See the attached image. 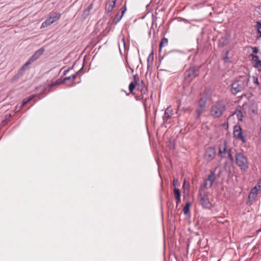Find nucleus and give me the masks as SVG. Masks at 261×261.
Listing matches in <instances>:
<instances>
[{
    "label": "nucleus",
    "mask_w": 261,
    "mask_h": 261,
    "mask_svg": "<svg viewBox=\"0 0 261 261\" xmlns=\"http://www.w3.org/2000/svg\"><path fill=\"white\" fill-rule=\"evenodd\" d=\"M69 70V68H68V69L65 70L64 71V72H63V75H66L68 73Z\"/></svg>",
    "instance_id": "09e8293b"
},
{
    "label": "nucleus",
    "mask_w": 261,
    "mask_h": 261,
    "mask_svg": "<svg viewBox=\"0 0 261 261\" xmlns=\"http://www.w3.org/2000/svg\"><path fill=\"white\" fill-rule=\"evenodd\" d=\"M261 192V178L257 180L255 187L252 188L250 192V197L253 198V197L257 196Z\"/></svg>",
    "instance_id": "9d476101"
},
{
    "label": "nucleus",
    "mask_w": 261,
    "mask_h": 261,
    "mask_svg": "<svg viewBox=\"0 0 261 261\" xmlns=\"http://www.w3.org/2000/svg\"><path fill=\"white\" fill-rule=\"evenodd\" d=\"M137 86H138V89L140 90L141 88H143L146 87L144 82H143V84L137 85Z\"/></svg>",
    "instance_id": "37998d69"
},
{
    "label": "nucleus",
    "mask_w": 261,
    "mask_h": 261,
    "mask_svg": "<svg viewBox=\"0 0 261 261\" xmlns=\"http://www.w3.org/2000/svg\"><path fill=\"white\" fill-rule=\"evenodd\" d=\"M254 67L256 68L258 71H261V61L254 63Z\"/></svg>",
    "instance_id": "c9c22d12"
},
{
    "label": "nucleus",
    "mask_w": 261,
    "mask_h": 261,
    "mask_svg": "<svg viewBox=\"0 0 261 261\" xmlns=\"http://www.w3.org/2000/svg\"><path fill=\"white\" fill-rule=\"evenodd\" d=\"M55 83L57 85H60V84H65L64 79H62V78L58 79L55 81Z\"/></svg>",
    "instance_id": "58836bf2"
},
{
    "label": "nucleus",
    "mask_w": 261,
    "mask_h": 261,
    "mask_svg": "<svg viewBox=\"0 0 261 261\" xmlns=\"http://www.w3.org/2000/svg\"><path fill=\"white\" fill-rule=\"evenodd\" d=\"M247 86V82L246 80L241 79L237 80L231 84L230 92L232 95H236L243 91Z\"/></svg>",
    "instance_id": "7ed1b4c3"
},
{
    "label": "nucleus",
    "mask_w": 261,
    "mask_h": 261,
    "mask_svg": "<svg viewBox=\"0 0 261 261\" xmlns=\"http://www.w3.org/2000/svg\"><path fill=\"white\" fill-rule=\"evenodd\" d=\"M256 196H255L254 197H253V198L251 197H250V193H249V195H248V200H247V201L246 202L247 204H248V205H251L252 204L253 201L256 198Z\"/></svg>",
    "instance_id": "2f4dec72"
},
{
    "label": "nucleus",
    "mask_w": 261,
    "mask_h": 261,
    "mask_svg": "<svg viewBox=\"0 0 261 261\" xmlns=\"http://www.w3.org/2000/svg\"><path fill=\"white\" fill-rule=\"evenodd\" d=\"M61 16V14L57 13L55 15H54L53 17H51L52 19H54V22L58 20Z\"/></svg>",
    "instance_id": "ea45409f"
},
{
    "label": "nucleus",
    "mask_w": 261,
    "mask_h": 261,
    "mask_svg": "<svg viewBox=\"0 0 261 261\" xmlns=\"http://www.w3.org/2000/svg\"><path fill=\"white\" fill-rule=\"evenodd\" d=\"M115 6V1H112L108 5L106 6V11L108 13L111 12Z\"/></svg>",
    "instance_id": "412c9836"
},
{
    "label": "nucleus",
    "mask_w": 261,
    "mask_h": 261,
    "mask_svg": "<svg viewBox=\"0 0 261 261\" xmlns=\"http://www.w3.org/2000/svg\"><path fill=\"white\" fill-rule=\"evenodd\" d=\"M129 95V93H126V95H127V96H128V95Z\"/></svg>",
    "instance_id": "13d9d810"
},
{
    "label": "nucleus",
    "mask_w": 261,
    "mask_h": 261,
    "mask_svg": "<svg viewBox=\"0 0 261 261\" xmlns=\"http://www.w3.org/2000/svg\"><path fill=\"white\" fill-rule=\"evenodd\" d=\"M178 181L177 179H174L173 181V184L174 186H175Z\"/></svg>",
    "instance_id": "8fccbe9b"
},
{
    "label": "nucleus",
    "mask_w": 261,
    "mask_h": 261,
    "mask_svg": "<svg viewBox=\"0 0 261 261\" xmlns=\"http://www.w3.org/2000/svg\"><path fill=\"white\" fill-rule=\"evenodd\" d=\"M177 52V50H171L168 52L163 58L162 59H164L166 61H169L170 60H172V61H174L176 59L177 57L176 56V53Z\"/></svg>",
    "instance_id": "9b49d317"
},
{
    "label": "nucleus",
    "mask_w": 261,
    "mask_h": 261,
    "mask_svg": "<svg viewBox=\"0 0 261 261\" xmlns=\"http://www.w3.org/2000/svg\"><path fill=\"white\" fill-rule=\"evenodd\" d=\"M216 155V150L214 147H209L205 151L204 159L208 162L213 160Z\"/></svg>",
    "instance_id": "6e6552de"
},
{
    "label": "nucleus",
    "mask_w": 261,
    "mask_h": 261,
    "mask_svg": "<svg viewBox=\"0 0 261 261\" xmlns=\"http://www.w3.org/2000/svg\"><path fill=\"white\" fill-rule=\"evenodd\" d=\"M57 85L55 83V82H52L51 84L49 85V87L51 88Z\"/></svg>",
    "instance_id": "c03bdc74"
},
{
    "label": "nucleus",
    "mask_w": 261,
    "mask_h": 261,
    "mask_svg": "<svg viewBox=\"0 0 261 261\" xmlns=\"http://www.w3.org/2000/svg\"><path fill=\"white\" fill-rule=\"evenodd\" d=\"M126 10V5H125L120 9V11H121V14H124V13Z\"/></svg>",
    "instance_id": "a19ab883"
},
{
    "label": "nucleus",
    "mask_w": 261,
    "mask_h": 261,
    "mask_svg": "<svg viewBox=\"0 0 261 261\" xmlns=\"http://www.w3.org/2000/svg\"><path fill=\"white\" fill-rule=\"evenodd\" d=\"M249 58H251V60L253 63H256L258 62V61H259L258 56L257 55H255L253 54H251L249 56Z\"/></svg>",
    "instance_id": "bb28decb"
},
{
    "label": "nucleus",
    "mask_w": 261,
    "mask_h": 261,
    "mask_svg": "<svg viewBox=\"0 0 261 261\" xmlns=\"http://www.w3.org/2000/svg\"><path fill=\"white\" fill-rule=\"evenodd\" d=\"M153 60V51L149 54L147 58V66H149V62H152Z\"/></svg>",
    "instance_id": "72a5a7b5"
},
{
    "label": "nucleus",
    "mask_w": 261,
    "mask_h": 261,
    "mask_svg": "<svg viewBox=\"0 0 261 261\" xmlns=\"http://www.w3.org/2000/svg\"><path fill=\"white\" fill-rule=\"evenodd\" d=\"M34 62V61L32 60V59L31 58H30L29 60L21 67V68L24 71H25L27 69L28 66Z\"/></svg>",
    "instance_id": "a878e982"
},
{
    "label": "nucleus",
    "mask_w": 261,
    "mask_h": 261,
    "mask_svg": "<svg viewBox=\"0 0 261 261\" xmlns=\"http://www.w3.org/2000/svg\"><path fill=\"white\" fill-rule=\"evenodd\" d=\"M230 37L227 35L222 36L219 40V46L224 47L227 45L229 43Z\"/></svg>",
    "instance_id": "ddd939ff"
},
{
    "label": "nucleus",
    "mask_w": 261,
    "mask_h": 261,
    "mask_svg": "<svg viewBox=\"0 0 261 261\" xmlns=\"http://www.w3.org/2000/svg\"><path fill=\"white\" fill-rule=\"evenodd\" d=\"M200 66L191 65L184 74V80L188 83H190L199 74Z\"/></svg>",
    "instance_id": "f03ea898"
},
{
    "label": "nucleus",
    "mask_w": 261,
    "mask_h": 261,
    "mask_svg": "<svg viewBox=\"0 0 261 261\" xmlns=\"http://www.w3.org/2000/svg\"><path fill=\"white\" fill-rule=\"evenodd\" d=\"M198 197L200 203L204 208H210L211 203L208 198V193L205 191L202 187H200L198 190Z\"/></svg>",
    "instance_id": "39448f33"
},
{
    "label": "nucleus",
    "mask_w": 261,
    "mask_h": 261,
    "mask_svg": "<svg viewBox=\"0 0 261 261\" xmlns=\"http://www.w3.org/2000/svg\"><path fill=\"white\" fill-rule=\"evenodd\" d=\"M185 187H186V186H185V182H184V184L183 185V188H185Z\"/></svg>",
    "instance_id": "5fc2aeb1"
},
{
    "label": "nucleus",
    "mask_w": 261,
    "mask_h": 261,
    "mask_svg": "<svg viewBox=\"0 0 261 261\" xmlns=\"http://www.w3.org/2000/svg\"><path fill=\"white\" fill-rule=\"evenodd\" d=\"M53 22H54V19H52L51 16L49 18H47L45 21H44L42 23V27H45L48 25H49L51 24H52Z\"/></svg>",
    "instance_id": "4be33fe9"
},
{
    "label": "nucleus",
    "mask_w": 261,
    "mask_h": 261,
    "mask_svg": "<svg viewBox=\"0 0 261 261\" xmlns=\"http://www.w3.org/2000/svg\"><path fill=\"white\" fill-rule=\"evenodd\" d=\"M226 110V105L223 100H218L211 107L210 115L214 118H220Z\"/></svg>",
    "instance_id": "f257e3e1"
},
{
    "label": "nucleus",
    "mask_w": 261,
    "mask_h": 261,
    "mask_svg": "<svg viewBox=\"0 0 261 261\" xmlns=\"http://www.w3.org/2000/svg\"><path fill=\"white\" fill-rule=\"evenodd\" d=\"M140 90L141 93V96H142V98L143 100V105H144V107H146V101H147V98H145V99H144L143 95L144 94H145V93L147 91V89L146 87H145L143 88H141Z\"/></svg>",
    "instance_id": "aec40b11"
},
{
    "label": "nucleus",
    "mask_w": 261,
    "mask_h": 261,
    "mask_svg": "<svg viewBox=\"0 0 261 261\" xmlns=\"http://www.w3.org/2000/svg\"><path fill=\"white\" fill-rule=\"evenodd\" d=\"M174 195H175V198L180 197V196H181L180 192V190L179 189L176 188H174Z\"/></svg>",
    "instance_id": "473e14b6"
},
{
    "label": "nucleus",
    "mask_w": 261,
    "mask_h": 261,
    "mask_svg": "<svg viewBox=\"0 0 261 261\" xmlns=\"http://www.w3.org/2000/svg\"><path fill=\"white\" fill-rule=\"evenodd\" d=\"M122 41H123V44L125 46V41H124V37H123Z\"/></svg>",
    "instance_id": "603ef678"
},
{
    "label": "nucleus",
    "mask_w": 261,
    "mask_h": 261,
    "mask_svg": "<svg viewBox=\"0 0 261 261\" xmlns=\"http://www.w3.org/2000/svg\"><path fill=\"white\" fill-rule=\"evenodd\" d=\"M252 49L253 50V53L254 54H257L258 51V49L256 47H253Z\"/></svg>",
    "instance_id": "79ce46f5"
},
{
    "label": "nucleus",
    "mask_w": 261,
    "mask_h": 261,
    "mask_svg": "<svg viewBox=\"0 0 261 261\" xmlns=\"http://www.w3.org/2000/svg\"><path fill=\"white\" fill-rule=\"evenodd\" d=\"M185 187H186V186H185V182H184V184L183 185V188H185Z\"/></svg>",
    "instance_id": "6e6d98bb"
},
{
    "label": "nucleus",
    "mask_w": 261,
    "mask_h": 261,
    "mask_svg": "<svg viewBox=\"0 0 261 261\" xmlns=\"http://www.w3.org/2000/svg\"><path fill=\"white\" fill-rule=\"evenodd\" d=\"M256 27L257 29L258 33L259 34V36L261 37V23L257 21L256 22Z\"/></svg>",
    "instance_id": "e433bc0d"
},
{
    "label": "nucleus",
    "mask_w": 261,
    "mask_h": 261,
    "mask_svg": "<svg viewBox=\"0 0 261 261\" xmlns=\"http://www.w3.org/2000/svg\"><path fill=\"white\" fill-rule=\"evenodd\" d=\"M227 156L231 163L234 162V159L231 153V149H228L227 151Z\"/></svg>",
    "instance_id": "7c9ffc66"
},
{
    "label": "nucleus",
    "mask_w": 261,
    "mask_h": 261,
    "mask_svg": "<svg viewBox=\"0 0 261 261\" xmlns=\"http://www.w3.org/2000/svg\"><path fill=\"white\" fill-rule=\"evenodd\" d=\"M117 0H113L112 1H115V4H116V2Z\"/></svg>",
    "instance_id": "4d7b16f0"
},
{
    "label": "nucleus",
    "mask_w": 261,
    "mask_h": 261,
    "mask_svg": "<svg viewBox=\"0 0 261 261\" xmlns=\"http://www.w3.org/2000/svg\"><path fill=\"white\" fill-rule=\"evenodd\" d=\"M248 108V103H244L242 106H238L236 109L234 114L237 116V118L239 121H242L243 118V113H246Z\"/></svg>",
    "instance_id": "423d86ee"
},
{
    "label": "nucleus",
    "mask_w": 261,
    "mask_h": 261,
    "mask_svg": "<svg viewBox=\"0 0 261 261\" xmlns=\"http://www.w3.org/2000/svg\"><path fill=\"white\" fill-rule=\"evenodd\" d=\"M205 109L203 108H201L197 106L196 110H195V118L196 120H198L200 118L201 115L204 112Z\"/></svg>",
    "instance_id": "a211bd4d"
},
{
    "label": "nucleus",
    "mask_w": 261,
    "mask_h": 261,
    "mask_svg": "<svg viewBox=\"0 0 261 261\" xmlns=\"http://www.w3.org/2000/svg\"><path fill=\"white\" fill-rule=\"evenodd\" d=\"M190 203L188 202L185 205L183 208V212L185 215H187L190 211Z\"/></svg>",
    "instance_id": "cd10ccee"
},
{
    "label": "nucleus",
    "mask_w": 261,
    "mask_h": 261,
    "mask_svg": "<svg viewBox=\"0 0 261 261\" xmlns=\"http://www.w3.org/2000/svg\"><path fill=\"white\" fill-rule=\"evenodd\" d=\"M81 69H81L76 74H72L71 76L64 78L65 83L66 82V81H68L70 82V83L68 84L67 85L71 86V84L73 83L77 74L81 70Z\"/></svg>",
    "instance_id": "f3484780"
},
{
    "label": "nucleus",
    "mask_w": 261,
    "mask_h": 261,
    "mask_svg": "<svg viewBox=\"0 0 261 261\" xmlns=\"http://www.w3.org/2000/svg\"><path fill=\"white\" fill-rule=\"evenodd\" d=\"M216 178V174L214 171H211L207 178L204 182V186L207 188H211Z\"/></svg>",
    "instance_id": "1a4fd4ad"
},
{
    "label": "nucleus",
    "mask_w": 261,
    "mask_h": 261,
    "mask_svg": "<svg viewBox=\"0 0 261 261\" xmlns=\"http://www.w3.org/2000/svg\"><path fill=\"white\" fill-rule=\"evenodd\" d=\"M137 100H141L142 99V96H140L139 97H136Z\"/></svg>",
    "instance_id": "3c124183"
},
{
    "label": "nucleus",
    "mask_w": 261,
    "mask_h": 261,
    "mask_svg": "<svg viewBox=\"0 0 261 261\" xmlns=\"http://www.w3.org/2000/svg\"><path fill=\"white\" fill-rule=\"evenodd\" d=\"M226 142H225L223 145L220 146L219 147L218 155L220 156L222 158H226V154L227 153Z\"/></svg>",
    "instance_id": "f8f14e48"
},
{
    "label": "nucleus",
    "mask_w": 261,
    "mask_h": 261,
    "mask_svg": "<svg viewBox=\"0 0 261 261\" xmlns=\"http://www.w3.org/2000/svg\"><path fill=\"white\" fill-rule=\"evenodd\" d=\"M248 113L250 115L251 114H256L257 112V110H255L254 109H252L251 107L249 106L248 104Z\"/></svg>",
    "instance_id": "f704fd0d"
},
{
    "label": "nucleus",
    "mask_w": 261,
    "mask_h": 261,
    "mask_svg": "<svg viewBox=\"0 0 261 261\" xmlns=\"http://www.w3.org/2000/svg\"><path fill=\"white\" fill-rule=\"evenodd\" d=\"M233 136L236 139L241 140L243 143L246 142V139L243 136L242 128L239 125H234L233 127Z\"/></svg>",
    "instance_id": "0eeeda50"
},
{
    "label": "nucleus",
    "mask_w": 261,
    "mask_h": 261,
    "mask_svg": "<svg viewBox=\"0 0 261 261\" xmlns=\"http://www.w3.org/2000/svg\"><path fill=\"white\" fill-rule=\"evenodd\" d=\"M129 68L131 70L132 72H134V69L133 68L130 67H129Z\"/></svg>",
    "instance_id": "864d4df0"
},
{
    "label": "nucleus",
    "mask_w": 261,
    "mask_h": 261,
    "mask_svg": "<svg viewBox=\"0 0 261 261\" xmlns=\"http://www.w3.org/2000/svg\"><path fill=\"white\" fill-rule=\"evenodd\" d=\"M176 204L177 205L181 201L180 197L176 198Z\"/></svg>",
    "instance_id": "49530a36"
},
{
    "label": "nucleus",
    "mask_w": 261,
    "mask_h": 261,
    "mask_svg": "<svg viewBox=\"0 0 261 261\" xmlns=\"http://www.w3.org/2000/svg\"><path fill=\"white\" fill-rule=\"evenodd\" d=\"M136 86H137V85H136L135 84V83H134V82H131L129 84V86H128V89H129V91L130 93H132L133 94H134V93L133 92V91L135 89Z\"/></svg>",
    "instance_id": "c85d7f7f"
},
{
    "label": "nucleus",
    "mask_w": 261,
    "mask_h": 261,
    "mask_svg": "<svg viewBox=\"0 0 261 261\" xmlns=\"http://www.w3.org/2000/svg\"><path fill=\"white\" fill-rule=\"evenodd\" d=\"M93 8V4H90L87 8V9L84 11V14L88 15L89 11Z\"/></svg>",
    "instance_id": "4c0bfd02"
},
{
    "label": "nucleus",
    "mask_w": 261,
    "mask_h": 261,
    "mask_svg": "<svg viewBox=\"0 0 261 261\" xmlns=\"http://www.w3.org/2000/svg\"><path fill=\"white\" fill-rule=\"evenodd\" d=\"M236 164L242 171L245 172L247 170L249 167L248 159L243 153L239 152L236 153Z\"/></svg>",
    "instance_id": "20e7f679"
},
{
    "label": "nucleus",
    "mask_w": 261,
    "mask_h": 261,
    "mask_svg": "<svg viewBox=\"0 0 261 261\" xmlns=\"http://www.w3.org/2000/svg\"><path fill=\"white\" fill-rule=\"evenodd\" d=\"M228 51H226V56L223 58V60L224 61H226L227 59H228Z\"/></svg>",
    "instance_id": "de8ad7c7"
},
{
    "label": "nucleus",
    "mask_w": 261,
    "mask_h": 261,
    "mask_svg": "<svg viewBox=\"0 0 261 261\" xmlns=\"http://www.w3.org/2000/svg\"><path fill=\"white\" fill-rule=\"evenodd\" d=\"M173 115V111L170 107H168L165 110L164 115L163 116L164 122H167V120L170 118Z\"/></svg>",
    "instance_id": "2eb2a0df"
},
{
    "label": "nucleus",
    "mask_w": 261,
    "mask_h": 261,
    "mask_svg": "<svg viewBox=\"0 0 261 261\" xmlns=\"http://www.w3.org/2000/svg\"><path fill=\"white\" fill-rule=\"evenodd\" d=\"M253 82L254 84H256L257 85H259V82H258L257 78H255V79H254Z\"/></svg>",
    "instance_id": "a18cd8bd"
},
{
    "label": "nucleus",
    "mask_w": 261,
    "mask_h": 261,
    "mask_svg": "<svg viewBox=\"0 0 261 261\" xmlns=\"http://www.w3.org/2000/svg\"><path fill=\"white\" fill-rule=\"evenodd\" d=\"M24 70L21 68L18 70L17 74H16L11 79V82L14 83L17 81L24 74Z\"/></svg>",
    "instance_id": "dca6fc26"
},
{
    "label": "nucleus",
    "mask_w": 261,
    "mask_h": 261,
    "mask_svg": "<svg viewBox=\"0 0 261 261\" xmlns=\"http://www.w3.org/2000/svg\"><path fill=\"white\" fill-rule=\"evenodd\" d=\"M123 15V14H121V15H119V13H117L115 17L113 20V22H112L115 25L116 24L121 20Z\"/></svg>",
    "instance_id": "393cba45"
},
{
    "label": "nucleus",
    "mask_w": 261,
    "mask_h": 261,
    "mask_svg": "<svg viewBox=\"0 0 261 261\" xmlns=\"http://www.w3.org/2000/svg\"><path fill=\"white\" fill-rule=\"evenodd\" d=\"M34 98V96L31 95L28 97H27L26 99H24L22 101V106H24L28 102L31 101L33 98Z\"/></svg>",
    "instance_id": "c756f323"
},
{
    "label": "nucleus",
    "mask_w": 261,
    "mask_h": 261,
    "mask_svg": "<svg viewBox=\"0 0 261 261\" xmlns=\"http://www.w3.org/2000/svg\"><path fill=\"white\" fill-rule=\"evenodd\" d=\"M44 51L45 49L43 47H41L36 51L30 58L32 59V60L35 61L43 55Z\"/></svg>",
    "instance_id": "4468645a"
},
{
    "label": "nucleus",
    "mask_w": 261,
    "mask_h": 261,
    "mask_svg": "<svg viewBox=\"0 0 261 261\" xmlns=\"http://www.w3.org/2000/svg\"><path fill=\"white\" fill-rule=\"evenodd\" d=\"M134 83L136 85H140V84H143V81L142 80H141L137 74L134 75Z\"/></svg>",
    "instance_id": "b1692460"
},
{
    "label": "nucleus",
    "mask_w": 261,
    "mask_h": 261,
    "mask_svg": "<svg viewBox=\"0 0 261 261\" xmlns=\"http://www.w3.org/2000/svg\"><path fill=\"white\" fill-rule=\"evenodd\" d=\"M206 104V98L205 97H201L200 98L197 102V106L205 109Z\"/></svg>",
    "instance_id": "6ab92c4d"
},
{
    "label": "nucleus",
    "mask_w": 261,
    "mask_h": 261,
    "mask_svg": "<svg viewBox=\"0 0 261 261\" xmlns=\"http://www.w3.org/2000/svg\"><path fill=\"white\" fill-rule=\"evenodd\" d=\"M168 39L166 38H163L160 43L159 46V51L160 52L161 51V49L163 46H166L168 44Z\"/></svg>",
    "instance_id": "5701e85b"
}]
</instances>
